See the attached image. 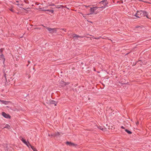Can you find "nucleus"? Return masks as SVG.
I'll list each match as a JSON object with an SVG mask.
<instances>
[{"mask_svg": "<svg viewBox=\"0 0 151 151\" xmlns=\"http://www.w3.org/2000/svg\"><path fill=\"white\" fill-rule=\"evenodd\" d=\"M21 140L22 142L25 144H26L28 147H29V146H30L32 149L34 151H35V150L33 148V147L31 146L29 142H27L26 140L24 139L23 138H22L21 139Z\"/></svg>", "mask_w": 151, "mask_h": 151, "instance_id": "2", "label": "nucleus"}, {"mask_svg": "<svg viewBox=\"0 0 151 151\" xmlns=\"http://www.w3.org/2000/svg\"><path fill=\"white\" fill-rule=\"evenodd\" d=\"M6 74H5L4 75V76H5V77H6Z\"/></svg>", "mask_w": 151, "mask_h": 151, "instance_id": "27", "label": "nucleus"}, {"mask_svg": "<svg viewBox=\"0 0 151 151\" xmlns=\"http://www.w3.org/2000/svg\"><path fill=\"white\" fill-rule=\"evenodd\" d=\"M136 124H138V122H137L136 123Z\"/></svg>", "mask_w": 151, "mask_h": 151, "instance_id": "25", "label": "nucleus"}, {"mask_svg": "<svg viewBox=\"0 0 151 151\" xmlns=\"http://www.w3.org/2000/svg\"><path fill=\"white\" fill-rule=\"evenodd\" d=\"M101 129L102 130H103L104 129V128H101Z\"/></svg>", "mask_w": 151, "mask_h": 151, "instance_id": "21", "label": "nucleus"}, {"mask_svg": "<svg viewBox=\"0 0 151 151\" xmlns=\"http://www.w3.org/2000/svg\"><path fill=\"white\" fill-rule=\"evenodd\" d=\"M5 151H7V149H5Z\"/></svg>", "mask_w": 151, "mask_h": 151, "instance_id": "22", "label": "nucleus"}, {"mask_svg": "<svg viewBox=\"0 0 151 151\" xmlns=\"http://www.w3.org/2000/svg\"><path fill=\"white\" fill-rule=\"evenodd\" d=\"M0 57L1 58H3V59H4V61L5 60V58H4V55H3V54H2L1 55H0Z\"/></svg>", "mask_w": 151, "mask_h": 151, "instance_id": "16", "label": "nucleus"}, {"mask_svg": "<svg viewBox=\"0 0 151 151\" xmlns=\"http://www.w3.org/2000/svg\"><path fill=\"white\" fill-rule=\"evenodd\" d=\"M125 131L129 134H130L132 133V132L128 130L127 129H125Z\"/></svg>", "mask_w": 151, "mask_h": 151, "instance_id": "13", "label": "nucleus"}, {"mask_svg": "<svg viewBox=\"0 0 151 151\" xmlns=\"http://www.w3.org/2000/svg\"><path fill=\"white\" fill-rule=\"evenodd\" d=\"M138 14V11H137V12L136 14H135L134 15V16L136 17L137 18H139V16Z\"/></svg>", "mask_w": 151, "mask_h": 151, "instance_id": "12", "label": "nucleus"}, {"mask_svg": "<svg viewBox=\"0 0 151 151\" xmlns=\"http://www.w3.org/2000/svg\"><path fill=\"white\" fill-rule=\"evenodd\" d=\"M17 5L19 6V4H17Z\"/></svg>", "mask_w": 151, "mask_h": 151, "instance_id": "28", "label": "nucleus"}, {"mask_svg": "<svg viewBox=\"0 0 151 151\" xmlns=\"http://www.w3.org/2000/svg\"><path fill=\"white\" fill-rule=\"evenodd\" d=\"M16 2H19V1H16Z\"/></svg>", "mask_w": 151, "mask_h": 151, "instance_id": "24", "label": "nucleus"}, {"mask_svg": "<svg viewBox=\"0 0 151 151\" xmlns=\"http://www.w3.org/2000/svg\"><path fill=\"white\" fill-rule=\"evenodd\" d=\"M66 144L67 145H69L70 146H74L75 145L74 143H72L71 142H66Z\"/></svg>", "mask_w": 151, "mask_h": 151, "instance_id": "7", "label": "nucleus"}, {"mask_svg": "<svg viewBox=\"0 0 151 151\" xmlns=\"http://www.w3.org/2000/svg\"><path fill=\"white\" fill-rule=\"evenodd\" d=\"M46 28L49 32L50 33H56L57 31V29L56 28H51L46 27Z\"/></svg>", "mask_w": 151, "mask_h": 151, "instance_id": "3", "label": "nucleus"}, {"mask_svg": "<svg viewBox=\"0 0 151 151\" xmlns=\"http://www.w3.org/2000/svg\"><path fill=\"white\" fill-rule=\"evenodd\" d=\"M142 12L143 13H142V14H143V16H146V17L148 18H149L148 17V14L145 11H142Z\"/></svg>", "mask_w": 151, "mask_h": 151, "instance_id": "6", "label": "nucleus"}, {"mask_svg": "<svg viewBox=\"0 0 151 151\" xmlns=\"http://www.w3.org/2000/svg\"><path fill=\"white\" fill-rule=\"evenodd\" d=\"M0 101L2 103L4 104L5 105H7L8 104V102L4 100H0Z\"/></svg>", "mask_w": 151, "mask_h": 151, "instance_id": "9", "label": "nucleus"}, {"mask_svg": "<svg viewBox=\"0 0 151 151\" xmlns=\"http://www.w3.org/2000/svg\"><path fill=\"white\" fill-rule=\"evenodd\" d=\"M52 103L54 104L55 106H56L57 104V103L54 101H52Z\"/></svg>", "mask_w": 151, "mask_h": 151, "instance_id": "14", "label": "nucleus"}, {"mask_svg": "<svg viewBox=\"0 0 151 151\" xmlns=\"http://www.w3.org/2000/svg\"><path fill=\"white\" fill-rule=\"evenodd\" d=\"M60 134L59 133V132H57V133H56L55 134V136H58Z\"/></svg>", "mask_w": 151, "mask_h": 151, "instance_id": "17", "label": "nucleus"}, {"mask_svg": "<svg viewBox=\"0 0 151 151\" xmlns=\"http://www.w3.org/2000/svg\"><path fill=\"white\" fill-rule=\"evenodd\" d=\"M98 8L96 6L90 8L91 14H93Z\"/></svg>", "mask_w": 151, "mask_h": 151, "instance_id": "4", "label": "nucleus"}, {"mask_svg": "<svg viewBox=\"0 0 151 151\" xmlns=\"http://www.w3.org/2000/svg\"><path fill=\"white\" fill-rule=\"evenodd\" d=\"M51 6H54V4H52L51 5Z\"/></svg>", "mask_w": 151, "mask_h": 151, "instance_id": "20", "label": "nucleus"}, {"mask_svg": "<svg viewBox=\"0 0 151 151\" xmlns=\"http://www.w3.org/2000/svg\"><path fill=\"white\" fill-rule=\"evenodd\" d=\"M2 115L5 118L9 119L10 118V116L9 114H6L5 112H2Z\"/></svg>", "mask_w": 151, "mask_h": 151, "instance_id": "5", "label": "nucleus"}, {"mask_svg": "<svg viewBox=\"0 0 151 151\" xmlns=\"http://www.w3.org/2000/svg\"><path fill=\"white\" fill-rule=\"evenodd\" d=\"M10 127V126L9 125L6 124L5 125V126L3 128H6L8 129H9Z\"/></svg>", "mask_w": 151, "mask_h": 151, "instance_id": "11", "label": "nucleus"}, {"mask_svg": "<svg viewBox=\"0 0 151 151\" xmlns=\"http://www.w3.org/2000/svg\"><path fill=\"white\" fill-rule=\"evenodd\" d=\"M10 10L12 12H14L13 10L12 9H10Z\"/></svg>", "mask_w": 151, "mask_h": 151, "instance_id": "19", "label": "nucleus"}, {"mask_svg": "<svg viewBox=\"0 0 151 151\" xmlns=\"http://www.w3.org/2000/svg\"><path fill=\"white\" fill-rule=\"evenodd\" d=\"M45 10L46 11H49V12H51L52 13H53V12H54V11L53 10H50L49 9H47V10Z\"/></svg>", "mask_w": 151, "mask_h": 151, "instance_id": "15", "label": "nucleus"}, {"mask_svg": "<svg viewBox=\"0 0 151 151\" xmlns=\"http://www.w3.org/2000/svg\"><path fill=\"white\" fill-rule=\"evenodd\" d=\"M121 128H122V129H125V128H124V127H123V126H122L121 127Z\"/></svg>", "mask_w": 151, "mask_h": 151, "instance_id": "18", "label": "nucleus"}, {"mask_svg": "<svg viewBox=\"0 0 151 151\" xmlns=\"http://www.w3.org/2000/svg\"><path fill=\"white\" fill-rule=\"evenodd\" d=\"M86 6V7H88V6ZM89 6H88V7H89Z\"/></svg>", "mask_w": 151, "mask_h": 151, "instance_id": "26", "label": "nucleus"}, {"mask_svg": "<svg viewBox=\"0 0 151 151\" xmlns=\"http://www.w3.org/2000/svg\"><path fill=\"white\" fill-rule=\"evenodd\" d=\"M108 0H104L100 2L99 3L103 5V6H101L100 8H105L106 7V6L108 4Z\"/></svg>", "mask_w": 151, "mask_h": 151, "instance_id": "1", "label": "nucleus"}, {"mask_svg": "<svg viewBox=\"0 0 151 151\" xmlns=\"http://www.w3.org/2000/svg\"><path fill=\"white\" fill-rule=\"evenodd\" d=\"M63 84H65V82H63Z\"/></svg>", "mask_w": 151, "mask_h": 151, "instance_id": "23", "label": "nucleus"}, {"mask_svg": "<svg viewBox=\"0 0 151 151\" xmlns=\"http://www.w3.org/2000/svg\"><path fill=\"white\" fill-rule=\"evenodd\" d=\"M72 36L73 38H78V37H80L79 36L77 35H76L75 34H73L72 35Z\"/></svg>", "mask_w": 151, "mask_h": 151, "instance_id": "10", "label": "nucleus"}, {"mask_svg": "<svg viewBox=\"0 0 151 151\" xmlns=\"http://www.w3.org/2000/svg\"><path fill=\"white\" fill-rule=\"evenodd\" d=\"M142 11L141 10L140 11H138V15H139V17H140L143 16V14H142Z\"/></svg>", "mask_w": 151, "mask_h": 151, "instance_id": "8", "label": "nucleus"}]
</instances>
